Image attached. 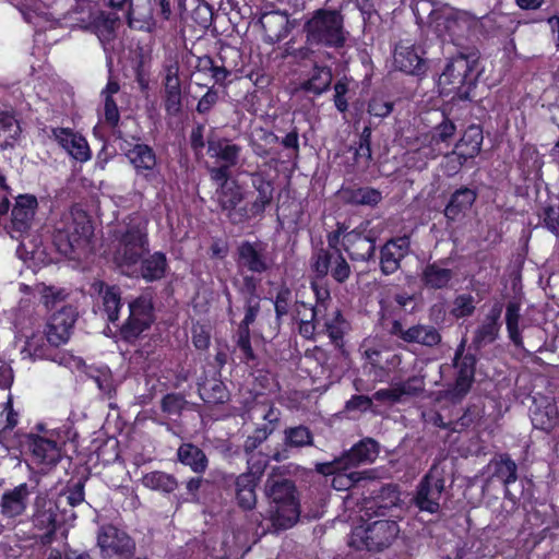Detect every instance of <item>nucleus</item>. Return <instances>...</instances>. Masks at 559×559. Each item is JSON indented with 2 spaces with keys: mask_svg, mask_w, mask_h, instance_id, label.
I'll return each instance as SVG.
<instances>
[{
  "mask_svg": "<svg viewBox=\"0 0 559 559\" xmlns=\"http://www.w3.org/2000/svg\"><path fill=\"white\" fill-rule=\"evenodd\" d=\"M483 417V411L479 406L473 404L468 405L463 414L456 419L453 420L454 425L452 427L453 432H462L476 425Z\"/></svg>",
  "mask_w": 559,
  "mask_h": 559,
  "instance_id": "nucleus-62",
  "label": "nucleus"
},
{
  "mask_svg": "<svg viewBox=\"0 0 559 559\" xmlns=\"http://www.w3.org/2000/svg\"><path fill=\"white\" fill-rule=\"evenodd\" d=\"M264 493L270 502V521L275 531L293 527L300 518L299 492L293 479L274 467L264 484Z\"/></svg>",
  "mask_w": 559,
  "mask_h": 559,
  "instance_id": "nucleus-2",
  "label": "nucleus"
},
{
  "mask_svg": "<svg viewBox=\"0 0 559 559\" xmlns=\"http://www.w3.org/2000/svg\"><path fill=\"white\" fill-rule=\"evenodd\" d=\"M483 141V128L478 124H471L464 130L454 148L467 158L474 159L481 151Z\"/></svg>",
  "mask_w": 559,
  "mask_h": 559,
  "instance_id": "nucleus-46",
  "label": "nucleus"
},
{
  "mask_svg": "<svg viewBox=\"0 0 559 559\" xmlns=\"http://www.w3.org/2000/svg\"><path fill=\"white\" fill-rule=\"evenodd\" d=\"M259 23L264 34L265 40L277 43L286 38L289 34V17L287 13L281 11H270L261 14Z\"/></svg>",
  "mask_w": 559,
  "mask_h": 559,
  "instance_id": "nucleus-37",
  "label": "nucleus"
},
{
  "mask_svg": "<svg viewBox=\"0 0 559 559\" xmlns=\"http://www.w3.org/2000/svg\"><path fill=\"white\" fill-rule=\"evenodd\" d=\"M374 496L365 499L364 515L370 520L372 516H384L400 501V491L396 485H381L372 490Z\"/></svg>",
  "mask_w": 559,
  "mask_h": 559,
  "instance_id": "nucleus-26",
  "label": "nucleus"
},
{
  "mask_svg": "<svg viewBox=\"0 0 559 559\" xmlns=\"http://www.w3.org/2000/svg\"><path fill=\"white\" fill-rule=\"evenodd\" d=\"M96 539L102 559H133L135 555L134 538L114 524L102 525Z\"/></svg>",
  "mask_w": 559,
  "mask_h": 559,
  "instance_id": "nucleus-12",
  "label": "nucleus"
},
{
  "mask_svg": "<svg viewBox=\"0 0 559 559\" xmlns=\"http://www.w3.org/2000/svg\"><path fill=\"white\" fill-rule=\"evenodd\" d=\"M139 275L146 283L158 282L166 276L169 269L166 253L155 251L145 254L138 264Z\"/></svg>",
  "mask_w": 559,
  "mask_h": 559,
  "instance_id": "nucleus-40",
  "label": "nucleus"
},
{
  "mask_svg": "<svg viewBox=\"0 0 559 559\" xmlns=\"http://www.w3.org/2000/svg\"><path fill=\"white\" fill-rule=\"evenodd\" d=\"M346 328L347 321L342 310L337 308L333 311L332 316L325 320L321 333L329 336L335 348L343 350Z\"/></svg>",
  "mask_w": 559,
  "mask_h": 559,
  "instance_id": "nucleus-49",
  "label": "nucleus"
},
{
  "mask_svg": "<svg viewBox=\"0 0 559 559\" xmlns=\"http://www.w3.org/2000/svg\"><path fill=\"white\" fill-rule=\"evenodd\" d=\"M246 199L242 187L236 179L229 186H217L215 201L219 211L231 225H241L251 221L248 202L240 205Z\"/></svg>",
  "mask_w": 559,
  "mask_h": 559,
  "instance_id": "nucleus-14",
  "label": "nucleus"
},
{
  "mask_svg": "<svg viewBox=\"0 0 559 559\" xmlns=\"http://www.w3.org/2000/svg\"><path fill=\"white\" fill-rule=\"evenodd\" d=\"M329 476H333L331 485L338 491L349 490L364 479L362 473L352 471V468H340Z\"/></svg>",
  "mask_w": 559,
  "mask_h": 559,
  "instance_id": "nucleus-56",
  "label": "nucleus"
},
{
  "mask_svg": "<svg viewBox=\"0 0 559 559\" xmlns=\"http://www.w3.org/2000/svg\"><path fill=\"white\" fill-rule=\"evenodd\" d=\"M371 128L366 126L361 133L359 134V139L355 142L354 146L349 147V151H353V166L358 170H365L369 167L370 162L372 159L371 154Z\"/></svg>",
  "mask_w": 559,
  "mask_h": 559,
  "instance_id": "nucleus-47",
  "label": "nucleus"
},
{
  "mask_svg": "<svg viewBox=\"0 0 559 559\" xmlns=\"http://www.w3.org/2000/svg\"><path fill=\"white\" fill-rule=\"evenodd\" d=\"M468 160L469 158L454 148L452 152L443 155L440 168L445 177L451 178L457 175Z\"/></svg>",
  "mask_w": 559,
  "mask_h": 559,
  "instance_id": "nucleus-59",
  "label": "nucleus"
},
{
  "mask_svg": "<svg viewBox=\"0 0 559 559\" xmlns=\"http://www.w3.org/2000/svg\"><path fill=\"white\" fill-rule=\"evenodd\" d=\"M304 43L295 37L285 44V53L296 62L333 60L345 50L349 32L342 9L319 8L309 13L300 29Z\"/></svg>",
  "mask_w": 559,
  "mask_h": 559,
  "instance_id": "nucleus-1",
  "label": "nucleus"
},
{
  "mask_svg": "<svg viewBox=\"0 0 559 559\" xmlns=\"http://www.w3.org/2000/svg\"><path fill=\"white\" fill-rule=\"evenodd\" d=\"M261 140L267 144L281 143L284 148L293 151L295 156H298L299 145V133L296 127H294L284 138L280 139L274 132L269 130H262Z\"/></svg>",
  "mask_w": 559,
  "mask_h": 559,
  "instance_id": "nucleus-58",
  "label": "nucleus"
},
{
  "mask_svg": "<svg viewBox=\"0 0 559 559\" xmlns=\"http://www.w3.org/2000/svg\"><path fill=\"white\" fill-rule=\"evenodd\" d=\"M478 60L479 52L476 49L453 56L439 76L443 93L453 94L452 99L472 100L479 76Z\"/></svg>",
  "mask_w": 559,
  "mask_h": 559,
  "instance_id": "nucleus-4",
  "label": "nucleus"
},
{
  "mask_svg": "<svg viewBox=\"0 0 559 559\" xmlns=\"http://www.w3.org/2000/svg\"><path fill=\"white\" fill-rule=\"evenodd\" d=\"M411 252V235H402L388 239L380 248V271L383 275H392L401 262Z\"/></svg>",
  "mask_w": 559,
  "mask_h": 559,
  "instance_id": "nucleus-22",
  "label": "nucleus"
},
{
  "mask_svg": "<svg viewBox=\"0 0 559 559\" xmlns=\"http://www.w3.org/2000/svg\"><path fill=\"white\" fill-rule=\"evenodd\" d=\"M272 435V427L257 426L251 435H249L243 442V453L250 454L258 451L264 441Z\"/></svg>",
  "mask_w": 559,
  "mask_h": 559,
  "instance_id": "nucleus-64",
  "label": "nucleus"
},
{
  "mask_svg": "<svg viewBox=\"0 0 559 559\" xmlns=\"http://www.w3.org/2000/svg\"><path fill=\"white\" fill-rule=\"evenodd\" d=\"M441 7H436L433 0H414L412 11L416 19V23L421 26L427 23L430 28L437 19V12L441 11Z\"/></svg>",
  "mask_w": 559,
  "mask_h": 559,
  "instance_id": "nucleus-55",
  "label": "nucleus"
},
{
  "mask_svg": "<svg viewBox=\"0 0 559 559\" xmlns=\"http://www.w3.org/2000/svg\"><path fill=\"white\" fill-rule=\"evenodd\" d=\"M163 71L164 76L162 85L164 110L169 117H178L182 112L183 107V93L178 61L164 64Z\"/></svg>",
  "mask_w": 559,
  "mask_h": 559,
  "instance_id": "nucleus-18",
  "label": "nucleus"
},
{
  "mask_svg": "<svg viewBox=\"0 0 559 559\" xmlns=\"http://www.w3.org/2000/svg\"><path fill=\"white\" fill-rule=\"evenodd\" d=\"M340 195L345 204L376 206L382 200L381 192L372 187H342Z\"/></svg>",
  "mask_w": 559,
  "mask_h": 559,
  "instance_id": "nucleus-43",
  "label": "nucleus"
},
{
  "mask_svg": "<svg viewBox=\"0 0 559 559\" xmlns=\"http://www.w3.org/2000/svg\"><path fill=\"white\" fill-rule=\"evenodd\" d=\"M79 313L74 306L67 305L55 311L48 319L44 333L48 344L60 347L70 340Z\"/></svg>",
  "mask_w": 559,
  "mask_h": 559,
  "instance_id": "nucleus-17",
  "label": "nucleus"
},
{
  "mask_svg": "<svg viewBox=\"0 0 559 559\" xmlns=\"http://www.w3.org/2000/svg\"><path fill=\"white\" fill-rule=\"evenodd\" d=\"M261 480L250 473H241L235 477V499L237 506L243 511H252L258 502L257 487Z\"/></svg>",
  "mask_w": 559,
  "mask_h": 559,
  "instance_id": "nucleus-38",
  "label": "nucleus"
},
{
  "mask_svg": "<svg viewBox=\"0 0 559 559\" xmlns=\"http://www.w3.org/2000/svg\"><path fill=\"white\" fill-rule=\"evenodd\" d=\"M399 533L397 522L377 520L366 526H356L352 532L349 545L358 550L378 552L391 546Z\"/></svg>",
  "mask_w": 559,
  "mask_h": 559,
  "instance_id": "nucleus-8",
  "label": "nucleus"
},
{
  "mask_svg": "<svg viewBox=\"0 0 559 559\" xmlns=\"http://www.w3.org/2000/svg\"><path fill=\"white\" fill-rule=\"evenodd\" d=\"M342 236L340 230H332L326 235L328 247L317 248L316 250H328L332 255V278L337 284L346 283L352 275V267L340 248Z\"/></svg>",
  "mask_w": 559,
  "mask_h": 559,
  "instance_id": "nucleus-32",
  "label": "nucleus"
},
{
  "mask_svg": "<svg viewBox=\"0 0 559 559\" xmlns=\"http://www.w3.org/2000/svg\"><path fill=\"white\" fill-rule=\"evenodd\" d=\"M293 293L285 282L281 283L276 289L274 299V311L277 320L283 319L289 313Z\"/></svg>",
  "mask_w": 559,
  "mask_h": 559,
  "instance_id": "nucleus-61",
  "label": "nucleus"
},
{
  "mask_svg": "<svg viewBox=\"0 0 559 559\" xmlns=\"http://www.w3.org/2000/svg\"><path fill=\"white\" fill-rule=\"evenodd\" d=\"M22 133L17 116L13 109H0V152L14 148Z\"/></svg>",
  "mask_w": 559,
  "mask_h": 559,
  "instance_id": "nucleus-42",
  "label": "nucleus"
},
{
  "mask_svg": "<svg viewBox=\"0 0 559 559\" xmlns=\"http://www.w3.org/2000/svg\"><path fill=\"white\" fill-rule=\"evenodd\" d=\"M454 273L451 269L441 267L439 262L427 263L420 274V282L427 289H445L449 287Z\"/></svg>",
  "mask_w": 559,
  "mask_h": 559,
  "instance_id": "nucleus-44",
  "label": "nucleus"
},
{
  "mask_svg": "<svg viewBox=\"0 0 559 559\" xmlns=\"http://www.w3.org/2000/svg\"><path fill=\"white\" fill-rule=\"evenodd\" d=\"M206 154L222 164L237 165L242 151L239 144L228 138L219 136L214 128L206 134Z\"/></svg>",
  "mask_w": 559,
  "mask_h": 559,
  "instance_id": "nucleus-28",
  "label": "nucleus"
},
{
  "mask_svg": "<svg viewBox=\"0 0 559 559\" xmlns=\"http://www.w3.org/2000/svg\"><path fill=\"white\" fill-rule=\"evenodd\" d=\"M143 485L165 493L174 492L178 487L176 477L162 471H154L143 476Z\"/></svg>",
  "mask_w": 559,
  "mask_h": 559,
  "instance_id": "nucleus-54",
  "label": "nucleus"
},
{
  "mask_svg": "<svg viewBox=\"0 0 559 559\" xmlns=\"http://www.w3.org/2000/svg\"><path fill=\"white\" fill-rule=\"evenodd\" d=\"M445 467L433 463L416 486L412 502L421 512L436 514L445 489Z\"/></svg>",
  "mask_w": 559,
  "mask_h": 559,
  "instance_id": "nucleus-11",
  "label": "nucleus"
},
{
  "mask_svg": "<svg viewBox=\"0 0 559 559\" xmlns=\"http://www.w3.org/2000/svg\"><path fill=\"white\" fill-rule=\"evenodd\" d=\"M198 391L201 399L206 403H224L228 397L226 385L221 379L215 377L212 379L200 378L198 381Z\"/></svg>",
  "mask_w": 559,
  "mask_h": 559,
  "instance_id": "nucleus-50",
  "label": "nucleus"
},
{
  "mask_svg": "<svg viewBox=\"0 0 559 559\" xmlns=\"http://www.w3.org/2000/svg\"><path fill=\"white\" fill-rule=\"evenodd\" d=\"M28 496L29 490L26 483L5 490L0 501L1 515L5 519H14L22 515L27 508Z\"/></svg>",
  "mask_w": 559,
  "mask_h": 559,
  "instance_id": "nucleus-36",
  "label": "nucleus"
},
{
  "mask_svg": "<svg viewBox=\"0 0 559 559\" xmlns=\"http://www.w3.org/2000/svg\"><path fill=\"white\" fill-rule=\"evenodd\" d=\"M389 333L408 344L435 347L441 343V334L432 325L415 324L404 329L400 320H393Z\"/></svg>",
  "mask_w": 559,
  "mask_h": 559,
  "instance_id": "nucleus-23",
  "label": "nucleus"
},
{
  "mask_svg": "<svg viewBox=\"0 0 559 559\" xmlns=\"http://www.w3.org/2000/svg\"><path fill=\"white\" fill-rule=\"evenodd\" d=\"M251 186L257 192L252 201H248L251 219L262 218L274 198V183L264 171L250 174Z\"/></svg>",
  "mask_w": 559,
  "mask_h": 559,
  "instance_id": "nucleus-25",
  "label": "nucleus"
},
{
  "mask_svg": "<svg viewBox=\"0 0 559 559\" xmlns=\"http://www.w3.org/2000/svg\"><path fill=\"white\" fill-rule=\"evenodd\" d=\"M319 308L310 309V314L304 313L302 317L299 318L298 322V333L301 337L308 341H314L317 332V326L319 324L318 313Z\"/></svg>",
  "mask_w": 559,
  "mask_h": 559,
  "instance_id": "nucleus-63",
  "label": "nucleus"
},
{
  "mask_svg": "<svg viewBox=\"0 0 559 559\" xmlns=\"http://www.w3.org/2000/svg\"><path fill=\"white\" fill-rule=\"evenodd\" d=\"M478 358L471 348L466 349L463 338L457 345L452 359L453 379L447 384L444 395L453 402L462 401L472 390Z\"/></svg>",
  "mask_w": 559,
  "mask_h": 559,
  "instance_id": "nucleus-6",
  "label": "nucleus"
},
{
  "mask_svg": "<svg viewBox=\"0 0 559 559\" xmlns=\"http://www.w3.org/2000/svg\"><path fill=\"white\" fill-rule=\"evenodd\" d=\"M366 231V227L360 224L343 237L342 248L352 261L369 262L374 259L376 238Z\"/></svg>",
  "mask_w": 559,
  "mask_h": 559,
  "instance_id": "nucleus-20",
  "label": "nucleus"
},
{
  "mask_svg": "<svg viewBox=\"0 0 559 559\" xmlns=\"http://www.w3.org/2000/svg\"><path fill=\"white\" fill-rule=\"evenodd\" d=\"M246 455L247 462V471L245 473H250L251 476L257 477V479L261 480L269 463L272 459V454H265L262 451H254L250 454Z\"/></svg>",
  "mask_w": 559,
  "mask_h": 559,
  "instance_id": "nucleus-60",
  "label": "nucleus"
},
{
  "mask_svg": "<svg viewBox=\"0 0 559 559\" xmlns=\"http://www.w3.org/2000/svg\"><path fill=\"white\" fill-rule=\"evenodd\" d=\"M394 66L401 72L423 75L426 72V61L421 58L414 45L400 41L393 55Z\"/></svg>",
  "mask_w": 559,
  "mask_h": 559,
  "instance_id": "nucleus-34",
  "label": "nucleus"
},
{
  "mask_svg": "<svg viewBox=\"0 0 559 559\" xmlns=\"http://www.w3.org/2000/svg\"><path fill=\"white\" fill-rule=\"evenodd\" d=\"M112 261L122 274L133 275L142 258L150 252L147 221L132 214L121 229L115 230Z\"/></svg>",
  "mask_w": 559,
  "mask_h": 559,
  "instance_id": "nucleus-3",
  "label": "nucleus"
},
{
  "mask_svg": "<svg viewBox=\"0 0 559 559\" xmlns=\"http://www.w3.org/2000/svg\"><path fill=\"white\" fill-rule=\"evenodd\" d=\"M326 60L309 61L312 63V71L308 80L300 84V88L306 93L321 95L330 90L333 73L329 66L322 64Z\"/></svg>",
  "mask_w": 559,
  "mask_h": 559,
  "instance_id": "nucleus-41",
  "label": "nucleus"
},
{
  "mask_svg": "<svg viewBox=\"0 0 559 559\" xmlns=\"http://www.w3.org/2000/svg\"><path fill=\"white\" fill-rule=\"evenodd\" d=\"M437 19L430 29L442 41H450L456 46L466 37L468 23L459 16L457 12L448 5H442L441 11L437 12Z\"/></svg>",
  "mask_w": 559,
  "mask_h": 559,
  "instance_id": "nucleus-19",
  "label": "nucleus"
},
{
  "mask_svg": "<svg viewBox=\"0 0 559 559\" xmlns=\"http://www.w3.org/2000/svg\"><path fill=\"white\" fill-rule=\"evenodd\" d=\"M177 459L189 466L195 474L202 475L209 467V459L204 451L191 442H183L177 450Z\"/></svg>",
  "mask_w": 559,
  "mask_h": 559,
  "instance_id": "nucleus-45",
  "label": "nucleus"
},
{
  "mask_svg": "<svg viewBox=\"0 0 559 559\" xmlns=\"http://www.w3.org/2000/svg\"><path fill=\"white\" fill-rule=\"evenodd\" d=\"M122 150L134 171L135 180H141L154 188L164 183L159 159L151 145L139 142L127 143Z\"/></svg>",
  "mask_w": 559,
  "mask_h": 559,
  "instance_id": "nucleus-9",
  "label": "nucleus"
},
{
  "mask_svg": "<svg viewBox=\"0 0 559 559\" xmlns=\"http://www.w3.org/2000/svg\"><path fill=\"white\" fill-rule=\"evenodd\" d=\"M455 133L456 126L454 121L442 114V120L418 138L420 145L411 153L412 159L420 162L417 168H426L429 160L444 154V151L451 145Z\"/></svg>",
  "mask_w": 559,
  "mask_h": 559,
  "instance_id": "nucleus-7",
  "label": "nucleus"
},
{
  "mask_svg": "<svg viewBox=\"0 0 559 559\" xmlns=\"http://www.w3.org/2000/svg\"><path fill=\"white\" fill-rule=\"evenodd\" d=\"M119 92V82L110 75L106 86L100 91L103 102V118H100V121L110 129H116L120 122V111L115 98V95Z\"/></svg>",
  "mask_w": 559,
  "mask_h": 559,
  "instance_id": "nucleus-39",
  "label": "nucleus"
},
{
  "mask_svg": "<svg viewBox=\"0 0 559 559\" xmlns=\"http://www.w3.org/2000/svg\"><path fill=\"white\" fill-rule=\"evenodd\" d=\"M260 280L254 275H243L237 293L242 301L243 319L238 325L250 328L261 312V297L258 294Z\"/></svg>",
  "mask_w": 559,
  "mask_h": 559,
  "instance_id": "nucleus-24",
  "label": "nucleus"
},
{
  "mask_svg": "<svg viewBox=\"0 0 559 559\" xmlns=\"http://www.w3.org/2000/svg\"><path fill=\"white\" fill-rule=\"evenodd\" d=\"M236 348L240 352V361L247 366H257L259 360L251 344L250 328L238 325L235 334Z\"/></svg>",
  "mask_w": 559,
  "mask_h": 559,
  "instance_id": "nucleus-51",
  "label": "nucleus"
},
{
  "mask_svg": "<svg viewBox=\"0 0 559 559\" xmlns=\"http://www.w3.org/2000/svg\"><path fill=\"white\" fill-rule=\"evenodd\" d=\"M488 468L491 472L490 478L503 485L504 499L511 503L510 511L518 509L520 499L524 496V485L521 481L519 489H512L519 478L516 463L508 453H502L489 462Z\"/></svg>",
  "mask_w": 559,
  "mask_h": 559,
  "instance_id": "nucleus-16",
  "label": "nucleus"
},
{
  "mask_svg": "<svg viewBox=\"0 0 559 559\" xmlns=\"http://www.w3.org/2000/svg\"><path fill=\"white\" fill-rule=\"evenodd\" d=\"M559 412L554 402L544 399L542 405H535L532 409V423L534 427L549 431L558 423Z\"/></svg>",
  "mask_w": 559,
  "mask_h": 559,
  "instance_id": "nucleus-48",
  "label": "nucleus"
},
{
  "mask_svg": "<svg viewBox=\"0 0 559 559\" xmlns=\"http://www.w3.org/2000/svg\"><path fill=\"white\" fill-rule=\"evenodd\" d=\"M237 264L251 273L262 274L270 270L271 264L262 245L259 242L242 241L237 248Z\"/></svg>",
  "mask_w": 559,
  "mask_h": 559,
  "instance_id": "nucleus-30",
  "label": "nucleus"
},
{
  "mask_svg": "<svg viewBox=\"0 0 559 559\" xmlns=\"http://www.w3.org/2000/svg\"><path fill=\"white\" fill-rule=\"evenodd\" d=\"M395 103L382 93H374L368 102L367 111L370 117L384 119L394 110Z\"/></svg>",
  "mask_w": 559,
  "mask_h": 559,
  "instance_id": "nucleus-57",
  "label": "nucleus"
},
{
  "mask_svg": "<svg viewBox=\"0 0 559 559\" xmlns=\"http://www.w3.org/2000/svg\"><path fill=\"white\" fill-rule=\"evenodd\" d=\"M48 136L55 140L73 159L86 163L92 152L86 139L71 128L51 127Z\"/></svg>",
  "mask_w": 559,
  "mask_h": 559,
  "instance_id": "nucleus-21",
  "label": "nucleus"
},
{
  "mask_svg": "<svg viewBox=\"0 0 559 559\" xmlns=\"http://www.w3.org/2000/svg\"><path fill=\"white\" fill-rule=\"evenodd\" d=\"M100 298V311L110 323L118 322L122 304V292L118 285H109L104 281L94 284Z\"/></svg>",
  "mask_w": 559,
  "mask_h": 559,
  "instance_id": "nucleus-33",
  "label": "nucleus"
},
{
  "mask_svg": "<svg viewBox=\"0 0 559 559\" xmlns=\"http://www.w3.org/2000/svg\"><path fill=\"white\" fill-rule=\"evenodd\" d=\"M128 309V318L119 326L118 334L122 342L134 345L154 324L155 309L152 299L144 295L131 300Z\"/></svg>",
  "mask_w": 559,
  "mask_h": 559,
  "instance_id": "nucleus-10",
  "label": "nucleus"
},
{
  "mask_svg": "<svg viewBox=\"0 0 559 559\" xmlns=\"http://www.w3.org/2000/svg\"><path fill=\"white\" fill-rule=\"evenodd\" d=\"M116 19L104 11H90L85 27L91 28L99 38L109 39L115 34Z\"/></svg>",
  "mask_w": 559,
  "mask_h": 559,
  "instance_id": "nucleus-52",
  "label": "nucleus"
},
{
  "mask_svg": "<svg viewBox=\"0 0 559 559\" xmlns=\"http://www.w3.org/2000/svg\"><path fill=\"white\" fill-rule=\"evenodd\" d=\"M283 442L272 453V459L275 462H282L289 457V452L293 449H300L312 445L313 435L311 430L304 426L287 427L283 431Z\"/></svg>",
  "mask_w": 559,
  "mask_h": 559,
  "instance_id": "nucleus-29",
  "label": "nucleus"
},
{
  "mask_svg": "<svg viewBox=\"0 0 559 559\" xmlns=\"http://www.w3.org/2000/svg\"><path fill=\"white\" fill-rule=\"evenodd\" d=\"M310 288L314 294L318 313L326 311L331 302V292L325 283L328 275L332 276V255L328 250H313L310 257Z\"/></svg>",
  "mask_w": 559,
  "mask_h": 559,
  "instance_id": "nucleus-15",
  "label": "nucleus"
},
{
  "mask_svg": "<svg viewBox=\"0 0 559 559\" xmlns=\"http://www.w3.org/2000/svg\"><path fill=\"white\" fill-rule=\"evenodd\" d=\"M93 234L91 216L79 205H72L55 225L53 243L59 252L68 255L86 245Z\"/></svg>",
  "mask_w": 559,
  "mask_h": 559,
  "instance_id": "nucleus-5",
  "label": "nucleus"
},
{
  "mask_svg": "<svg viewBox=\"0 0 559 559\" xmlns=\"http://www.w3.org/2000/svg\"><path fill=\"white\" fill-rule=\"evenodd\" d=\"M378 455L379 443L372 438H364L340 457L331 462L318 463L316 471L322 475H330L340 468H353L360 464L372 463Z\"/></svg>",
  "mask_w": 559,
  "mask_h": 559,
  "instance_id": "nucleus-13",
  "label": "nucleus"
},
{
  "mask_svg": "<svg viewBox=\"0 0 559 559\" xmlns=\"http://www.w3.org/2000/svg\"><path fill=\"white\" fill-rule=\"evenodd\" d=\"M25 444L36 464L55 466L61 460V447L55 440L31 432L25 436Z\"/></svg>",
  "mask_w": 559,
  "mask_h": 559,
  "instance_id": "nucleus-27",
  "label": "nucleus"
},
{
  "mask_svg": "<svg viewBox=\"0 0 559 559\" xmlns=\"http://www.w3.org/2000/svg\"><path fill=\"white\" fill-rule=\"evenodd\" d=\"M521 305L519 301L511 300L506 307V325L510 341L518 348L523 347V336L519 328L521 318Z\"/></svg>",
  "mask_w": 559,
  "mask_h": 559,
  "instance_id": "nucleus-53",
  "label": "nucleus"
},
{
  "mask_svg": "<svg viewBox=\"0 0 559 559\" xmlns=\"http://www.w3.org/2000/svg\"><path fill=\"white\" fill-rule=\"evenodd\" d=\"M478 197L477 190L466 186L455 189L444 207V216L448 221L455 222L464 217L472 209Z\"/></svg>",
  "mask_w": 559,
  "mask_h": 559,
  "instance_id": "nucleus-35",
  "label": "nucleus"
},
{
  "mask_svg": "<svg viewBox=\"0 0 559 559\" xmlns=\"http://www.w3.org/2000/svg\"><path fill=\"white\" fill-rule=\"evenodd\" d=\"M38 209V200L34 194H19L11 210V223L14 230L25 233L31 228Z\"/></svg>",
  "mask_w": 559,
  "mask_h": 559,
  "instance_id": "nucleus-31",
  "label": "nucleus"
}]
</instances>
